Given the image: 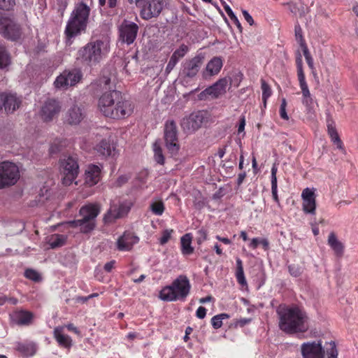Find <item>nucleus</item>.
Here are the masks:
<instances>
[{
	"instance_id": "5",
	"label": "nucleus",
	"mask_w": 358,
	"mask_h": 358,
	"mask_svg": "<svg viewBox=\"0 0 358 358\" xmlns=\"http://www.w3.org/2000/svg\"><path fill=\"white\" fill-rule=\"evenodd\" d=\"M100 210V206L97 203L83 206L79 210L81 218L69 222V224L73 227H79L82 233H89L95 228L96 217L99 214Z\"/></svg>"
},
{
	"instance_id": "37",
	"label": "nucleus",
	"mask_w": 358,
	"mask_h": 358,
	"mask_svg": "<svg viewBox=\"0 0 358 358\" xmlns=\"http://www.w3.org/2000/svg\"><path fill=\"white\" fill-rule=\"evenodd\" d=\"M24 275L34 282H39L42 280V276L41 273L32 268L26 269L24 273Z\"/></svg>"
},
{
	"instance_id": "60",
	"label": "nucleus",
	"mask_w": 358,
	"mask_h": 358,
	"mask_svg": "<svg viewBox=\"0 0 358 358\" xmlns=\"http://www.w3.org/2000/svg\"><path fill=\"white\" fill-rule=\"evenodd\" d=\"M271 191L274 201L279 203V199L277 193V183H271Z\"/></svg>"
},
{
	"instance_id": "29",
	"label": "nucleus",
	"mask_w": 358,
	"mask_h": 358,
	"mask_svg": "<svg viewBox=\"0 0 358 358\" xmlns=\"http://www.w3.org/2000/svg\"><path fill=\"white\" fill-rule=\"evenodd\" d=\"M328 244L333 249L337 257H342L344 252V246L341 242H340L336 236L334 232H331L329 235Z\"/></svg>"
},
{
	"instance_id": "43",
	"label": "nucleus",
	"mask_w": 358,
	"mask_h": 358,
	"mask_svg": "<svg viewBox=\"0 0 358 358\" xmlns=\"http://www.w3.org/2000/svg\"><path fill=\"white\" fill-rule=\"evenodd\" d=\"M261 84H262L261 87H262V99H263L264 106H266V101H267L268 98L271 94V90L269 85L267 84V83L265 80H262Z\"/></svg>"
},
{
	"instance_id": "36",
	"label": "nucleus",
	"mask_w": 358,
	"mask_h": 358,
	"mask_svg": "<svg viewBox=\"0 0 358 358\" xmlns=\"http://www.w3.org/2000/svg\"><path fill=\"white\" fill-rule=\"evenodd\" d=\"M10 64V56L3 46H0V69H4Z\"/></svg>"
},
{
	"instance_id": "45",
	"label": "nucleus",
	"mask_w": 358,
	"mask_h": 358,
	"mask_svg": "<svg viewBox=\"0 0 358 358\" xmlns=\"http://www.w3.org/2000/svg\"><path fill=\"white\" fill-rule=\"evenodd\" d=\"M329 348H327L326 353L328 355V358H338V350L335 342L331 341L328 343Z\"/></svg>"
},
{
	"instance_id": "64",
	"label": "nucleus",
	"mask_w": 358,
	"mask_h": 358,
	"mask_svg": "<svg viewBox=\"0 0 358 358\" xmlns=\"http://www.w3.org/2000/svg\"><path fill=\"white\" fill-rule=\"evenodd\" d=\"M224 8L226 13H227V15H229V17H230V19H231L232 17H234L235 16L234 13H233L232 10L229 7V6L225 3H224Z\"/></svg>"
},
{
	"instance_id": "11",
	"label": "nucleus",
	"mask_w": 358,
	"mask_h": 358,
	"mask_svg": "<svg viewBox=\"0 0 358 358\" xmlns=\"http://www.w3.org/2000/svg\"><path fill=\"white\" fill-rule=\"evenodd\" d=\"M21 28L13 20L0 13V34L6 38L16 41L21 35Z\"/></svg>"
},
{
	"instance_id": "49",
	"label": "nucleus",
	"mask_w": 358,
	"mask_h": 358,
	"mask_svg": "<svg viewBox=\"0 0 358 358\" xmlns=\"http://www.w3.org/2000/svg\"><path fill=\"white\" fill-rule=\"evenodd\" d=\"M288 268L290 274L294 277L299 276L303 272V268L298 264H291Z\"/></svg>"
},
{
	"instance_id": "54",
	"label": "nucleus",
	"mask_w": 358,
	"mask_h": 358,
	"mask_svg": "<svg viewBox=\"0 0 358 358\" xmlns=\"http://www.w3.org/2000/svg\"><path fill=\"white\" fill-rule=\"evenodd\" d=\"M128 180V178L125 176H119L116 180L113 183L112 186L113 187H120L125 184Z\"/></svg>"
},
{
	"instance_id": "50",
	"label": "nucleus",
	"mask_w": 358,
	"mask_h": 358,
	"mask_svg": "<svg viewBox=\"0 0 358 358\" xmlns=\"http://www.w3.org/2000/svg\"><path fill=\"white\" fill-rule=\"evenodd\" d=\"M173 232V229H165L162 232V237L159 238V243L161 245L166 244L171 238V234Z\"/></svg>"
},
{
	"instance_id": "19",
	"label": "nucleus",
	"mask_w": 358,
	"mask_h": 358,
	"mask_svg": "<svg viewBox=\"0 0 358 358\" xmlns=\"http://www.w3.org/2000/svg\"><path fill=\"white\" fill-rule=\"evenodd\" d=\"M115 102H117V108H115L114 110H110L108 117L122 119L131 115L134 108L129 101L123 99L121 95V98L118 99Z\"/></svg>"
},
{
	"instance_id": "15",
	"label": "nucleus",
	"mask_w": 358,
	"mask_h": 358,
	"mask_svg": "<svg viewBox=\"0 0 358 358\" xmlns=\"http://www.w3.org/2000/svg\"><path fill=\"white\" fill-rule=\"evenodd\" d=\"M121 98V92L117 90H111L104 92L99 98L98 107L101 113L106 117H108L111 107L115 102Z\"/></svg>"
},
{
	"instance_id": "42",
	"label": "nucleus",
	"mask_w": 358,
	"mask_h": 358,
	"mask_svg": "<svg viewBox=\"0 0 358 358\" xmlns=\"http://www.w3.org/2000/svg\"><path fill=\"white\" fill-rule=\"evenodd\" d=\"M37 350L36 345L33 342H27L24 345V357H31Z\"/></svg>"
},
{
	"instance_id": "22",
	"label": "nucleus",
	"mask_w": 358,
	"mask_h": 358,
	"mask_svg": "<svg viewBox=\"0 0 358 358\" xmlns=\"http://www.w3.org/2000/svg\"><path fill=\"white\" fill-rule=\"evenodd\" d=\"M301 196L303 199V210L306 213L315 214L316 203L314 192L309 188L303 190Z\"/></svg>"
},
{
	"instance_id": "58",
	"label": "nucleus",
	"mask_w": 358,
	"mask_h": 358,
	"mask_svg": "<svg viewBox=\"0 0 358 358\" xmlns=\"http://www.w3.org/2000/svg\"><path fill=\"white\" fill-rule=\"evenodd\" d=\"M209 89L208 87H207L206 90H204L203 91H202L199 95H198V99L199 100H206L207 99L208 97H210V91H208Z\"/></svg>"
},
{
	"instance_id": "40",
	"label": "nucleus",
	"mask_w": 358,
	"mask_h": 358,
	"mask_svg": "<svg viewBox=\"0 0 358 358\" xmlns=\"http://www.w3.org/2000/svg\"><path fill=\"white\" fill-rule=\"evenodd\" d=\"M153 150H154V152H155L154 157H155V161L161 165L164 164V157L162 153V150L160 148L159 145L157 142H155L153 144Z\"/></svg>"
},
{
	"instance_id": "48",
	"label": "nucleus",
	"mask_w": 358,
	"mask_h": 358,
	"mask_svg": "<svg viewBox=\"0 0 358 358\" xmlns=\"http://www.w3.org/2000/svg\"><path fill=\"white\" fill-rule=\"evenodd\" d=\"M295 37L302 48H303L304 46H307L303 38L302 30L299 25L295 26Z\"/></svg>"
},
{
	"instance_id": "55",
	"label": "nucleus",
	"mask_w": 358,
	"mask_h": 358,
	"mask_svg": "<svg viewBox=\"0 0 358 358\" xmlns=\"http://www.w3.org/2000/svg\"><path fill=\"white\" fill-rule=\"evenodd\" d=\"M69 0H56L58 11L63 15L64 11L67 7Z\"/></svg>"
},
{
	"instance_id": "63",
	"label": "nucleus",
	"mask_w": 358,
	"mask_h": 358,
	"mask_svg": "<svg viewBox=\"0 0 358 358\" xmlns=\"http://www.w3.org/2000/svg\"><path fill=\"white\" fill-rule=\"evenodd\" d=\"M245 119L244 116H242L240 119V124L238 126V133H241L245 129Z\"/></svg>"
},
{
	"instance_id": "12",
	"label": "nucleus",
	"mask_w": 358,
	"mask_h": 358,
	"mask_svg": "<svg viewBox=\"0 0 358 358\" xmlns=\"http://www.w3.org/2000/svg\"><path fill=\"white\" fill-rule=\"evenodd\" d=\"M204 119L205 115L203 111L194 112L182 118L180 127L184 133L192 134L201 127Z\"/></svg>"
},
{
	"instance_id": "4",
	"label": "nucleus",
	"mask_w": 358,
	"mask_h": 358,
	"mask_svg": "<svg viewBox=\"0 0 358 358\" xmlns=\"http://www.w3.org/2000/svg\"><path fill=\"white\" fill-rule=\"evenodd\" d=\"M191 285L185 275L178 276L170 285L160 291L159 297L164 301H185L190 292Z\"/></svg>"
},
{
	"instance_id": "23",
	"label": "nucleus",
	"mask_w": 358,
	"mask_h": 358,
	"mask_svg": "<svg viewBox=\"0 0 358 358\" xmlns=\"http://www.w3.org/2000/svg\"><path fill=\"white\" fill-rule=\"evenodd\" d=\"M139 238L131 233H124L117 241V248L120 251H129L137 243Z\"/></svg>"
},
{
	"instance_id": "7",
	"label": "nucleus",
	"mask_w": 358,
	"mask_h": 358,
	"mask_svg": "<svg viewBox=\"0 0 358 358\" xmlns=\"http://www.w3.org/2000/svg\"><path fill=\"white\" fill-rule=\"evenodd\" d=\"M131 206V203L128 201H111L109 209L103 216L104 223H113L117 219L124 217L129 212Z\"/></svg>"
},
{
	"instance_id": "52",
	"label": "nucleus",
	"mask_w": 358,
	"mask_h": 358,
	"mask_svg": "<svg viewBox=\"0 0 358 358\" xmlns=\"http://www.w3.org/2000/svg\"><path fill=\"white\" fill-rule=\"evenodd\" d=\"M178 62V61L177 60V59L174 58L172 56L171 57L165 69L166 74L168 75L171 73V71L173 69Z\"/></svg>"
},
{
	"instance_id": "53",
	"label": "nucleus",
	"mask_w": 358,
	"mask_h": 358,
	"mask_svg": "<svg viewBox=\"0 0 358 358\" xmlns=\"http://www.w3.org/2000/svg\"><path fill=\"white\" fill-rule=\"evenodd\" d=\"M196 241L198 244H201L207 238V232L205 229H201L197 231Z\"/></svg>"
},
{
	"instance_id": "24",
	"label": "nucleus",
	"mask_w": 358,
	"mask_h": 358,
	"mask_svg": "<svg viewBox=\"0 0 358 358\" xmlns=\"http://www.w3.org/2000/svg\"><path fill=\"white\" fill-rule=\"evenodd\" d=\"M85 182L90 186H94L98 183L101 178V168L99 166L91 164L85 170Z\"/></svg>"
},
{
	"instance_id": "34",
	"label": "nucleus",
	"mask_w": 358,
	"mask_h": 358,
	"mask_svg": "<svg viewBox=\"0 0 358 358\" xmlns=\"http://www.w3.org/2000/svg\"><path fill=\"white\" fill-rule=\"evenodd\" d=\"M66 241V237L64 235L54 234L49 240V245L51 248H57L63 246Z\"/></svg>"
},
{
	"instance_id": "41",
	"label": "nucleus",
	"mask_w": 358,
	"mask_h": 358,
	"mask_svg": "<svg viewBox=\"0 0 358 358\" xmlns=\"http://www.w3.org/2000/svg\"><path fill=\"white\" fill-rule=\"evenodd\" d=\"M10 319L13 324L22 325V309L12 312Z\"/></svg>"
},
{
	"instance_id": "16",
	"label": "nucleus",
	"mask_w": 358,
	"mask_h": 358,
	"mask_svg": "<svg viewBox=\"0 0 358 358\" xmlns=\"http://www.w3.org/2000/svg\"><path fill=\"white\" fill-rule=\"evenodd\" d=\"M164 0H148L146 3L139 7L141 17L146 20L157 17L162 12Z\"/></svg>"
},
{
	"instance_id": "59",
	"label": "nucleus",
	"mask_w": 358,
	"mask_h": 358,
	"mask_svg": "<svg viewBox=\"0 0 358 358\" xmlns=\"http://www.w3.org/2000/svg\"><path fill=\"white\" fill-rule=\"evenodd\" d=\"M110 83V78L106 75H103V76L99 79V85L101 86L103 85L105 87L109 85Z\"/></svg>"
},
{
	"instance_id": "38",
	"label": "nucleus",
	"mask_w": 358,
	"mask_h": 358,
	"mask_svg": "<svg viewBox=\"0 0 358 358\" xmlns=\"http://www.w3.org/2000/svg\"><path fill=\"white\" fill-rule=\"evenodd\" d=\"M150 208L156 215H162L164 211L165 207L162 201H155L150 203Z\"/></svg>"
},
{
	"instance_id": "9",
	"label": "nucleus",
	"mask_w": 358,
	"mask_h": 358,
	"mask_svg": "<svg viewBox=\"0 0 358 358\" xmlns=\"http://www.w3.org/2000/svg\"><path fill=\"white\" fill-rule=\"evenodd\" d=\"M61 166L64 174L62 183L66 186L70 185L78 174V162L73 157H65L61 160Z\"/></svg>"
},
{
	"instance_id": "44",
	"label": "nucleus",
	"mask_w": 358,
	"mask_h": 358,
	"mask_svg": "<svg viewBox=\"0 0 358 358\" xmlns=\"http://www.w3.org/2000/svg\"><path fill=\"white\" fill-rule=\"evenodd\" d=\"M65 145L63 141L60 140H55L53 143L50 145L49 151L51 155L58 153L62 148Z\"/></svg>"
},
{
	"instance_id": "17",
	"label": "nucleus",
	"mask_w": 358,
	"mask_h": 358,
	"mask_svg": "<svg viewBox=\"0 0 358 358\" xmlns=\"http://www.w3.org/2000/svg\"><path fill=\"white\" fill-rule=\"evenodd\" d=\"M203 61V57L196 55L191 59L185 61L182 64L180 76L183 78H193L199 71Z\"/></svg>"
},
{
	"instance_id": "56",
	"label": "nucleus",
	"mask_w": 358,
	"mask_h": 358,
	"mask_svg": "<svg viewBox=\"0 0 358 358\" xmlns=\"http://www.w3.org/2000/svg\"><path fill=\"white\" fill-rule=\"evenodd\" d=\"M236 275L239 284L242 285H246V280L244 276L243 269L236 270Z\"/></svg>"
},
{
	"instance_id": "28",
	"label": "nucleus",
	"mask_w": 358,
	"mask_h": 358,
	"mask_svg": "<svg viewBox=\"0 0 358 358\" xmlns=\"http://www.w3.org/2000/svg\"><path fill=\"white\" fill-rule=\"evenodd\" d=\"M223 66V62L220 57H214L207 64L206 70L210 76L217 75Z\"/></svg>"
},
{
	"instance_id": "39",
	"label": "nucleus",
	"mask_w": 358,
	"mask_h": 358,
	"mask_svg": "<svg viewBox=\"0 0 358 358\" xmlns=\"http://www.w3.org/2000/svg\"><path fill=\"white\" fill-rule=\"evenodd\" d=\"M229 318V315L227 313H221L214 316L211 319V324L214 329H217L222 326V320Z\"/></svg>"
},
{
	"instance_id": "62",
	"label": "nucleus",
	"mask_w": 358,
	"mask_h": 358,
	"mask_svg": "<svg viewBox=\"0 0 358 358\" xmlns=\"http://www.w3.org/2000/svg\"><path fill=\"white\" fill-rule=\"evenodd\" d=\"M277 166H275V164H273L271 169V183H277Z\"/></svg>"
},
{
	"instance_id": "35",
	"label": "nucleus",
	"mask_w": 358,
	"mask_h": 358,
	"mask_svg": "<svg viewBox=\"0 0 358 358\" xmlns=\"http://www.w3.org/2000/svg\"><path fill=\"white\" fill-rule=\"evenodd\" d=\"M303 55L305 57L306 61L308 64V67L310 69L311 72L314 78H317V72L314 66L313 63V59L312 56L310 55L309 50L308 49L307 46H304L303 48H302Z\"/></svg>"
},
{
	"instance_id": "26",
	"label": "nucleus",
	"mask_w": 358,
	"mask_h": 358,
	"mask_svg": "<svg viewBox=\"0 0 358 358\" xmlns=\"http://www.w3.org/2000/svg\"><path fill=\"white\" fill-rule=\"evenodd\" d=\"M228 84V80L226 78L219 79L213 85L208 87L210 93V97L217 99L220 96L226 93V88Z\"/></svg>"
},
{
	"instance_id": "14",
	"label": "nucleus",
	"mask_w": 358,
	"mask_h": 358,
	"mask_svg": "<svg viewBox=\"0 0 358 358\" xmlns=\"http://www.w3.org/2000/svg\"><path fill=\"white\" fill-rule=\"evenodd\" d=\"M82 73L79 70L64 71L57 77L54 85L56 88H67L73 86L81 79Z\"/></svg>"
},
{
	"instance_id": "10",
	"label": "nucleus",
	"mask_w": 358,
	"mask_h": 358,
	"mask_svg": "<svg viewBox=\"0 0 358 358\" xmlns=\"http://www.w3.org/2000/svg\"><path fill=\"white\" fill-rule=\"evenodd\" d=\"M296 64L297 67L298 80L303 96L302 103L306 107L309 108L313 105V99L306 81L305 74L303 70L302 58L300 53L298 54V56L296 58Z\"/></svg>"
},
{
	"instance_id": "1",
	"label": "nucleus",
	"mask_w": 358,
	"mask_h": 358,
	"mask_svg": "<svg viewBox=\"0 0 358 358\" xmlns=\"http://www.w3.org/2000/svg\"><path fill=\"white\" fill-rule=\"evenodd\" d=\"M279 327L287 334L305 332L308 329L305 324L306 316L298 307L280 306L277 309Z\"/></svg>"
},
{
	"instance_id": "8",
	"label": "nucleus",
	"mask_w": 358,
	"mask_h": 358,
	"mask_svg": "<svg viewBox=\"0 0 358 358\" xmlns=\"http://www.w3.org/2000/svg\"><path fill=\"white\" fill-rule=\"evenodd\" d=\"M164 140L166 147L171 154H177L180 149L178 129L174 120H168L164 125Z\"/></svg>"
},
{
	"instance_id": "3",
	"label": "nucleus",
	"mask_w": 358,
	"mask_h": 358,
	"mask_svg": "<svg viewBox=\"0 0 358 358\" xmlns=\"http://www.w3.org/2000/svg\"><path fill=\"white\" fill-rule=\"evenodd\" d=\"M90 13V8L83 2L75 6L65 29L68 38L76 36L85 30Z\"/></svg>"
},
{
	"instance_id": "32",
	"label": "nucleus",
	"mask_w": 358,
	"mask_h": 358,
	"mask_svg": "<svg viewBox=\"0 0 358 358\" xmlns=\"http://www.w3.org/2000/svg\"><path fill=\"white\" fill-rule=\"evenodd\" d=\"M45 185L40 187V189L38 193V201L40 203H43L45 201L48 200L50 195V189L48 188L49 185H52L53 182L52 180L45 181L44 182Z\"/></svg>"
},
{
	"instance_id": "47",
	"label": "nucleus",
	"mask_w": 358,
	"mask_h": 358,
	"mask_svg": "<svg viewBox=\"0 0 358 358\" xmlns=\"http://www.w3.org/2000/svg\"><path fill=\"white\" fill-rule=\"evenodd\" d=\"M35 316L34 314L28 310H24L23 324L24 325H31L33 324Z\"/></svg>"
},
{
	"instance_id": "2",
	"label": "nucleus",
	"mask_w": 358,
	"mask_h": 358,
	"mask_svg": "<svg viewBox=\"0 0 358 358\" xmlns=\"http://www.w3.org/2000/svg\"><path fill=\"white\" fill-rule=\"evenodd\" d=\"M109 50V43L106 40L91 41L78 52V59L88 66L96 65Z\"/></svg>"
},
{
	"instance_id": "20",
	"label": "nucleus",
	"mask_w": 358,
	"mask_h": 358,
	"mask_svg": "<svg viewBox=\"0 0 358 358\" xmlns=\"http://www.w3.org/2000/svg\"><path fill=\"white\" fill-rule=\"evenodd\" d=\"M19 103L16 94L6 92L0 93V112L4 110L7 114L12 113L19 107Z\"/></svg>"
},
{
	"instance_id": "13",
	"label": "nucleus",
	"mask_w": 358,
	"mask_h": 358,
	"mask_svg": "<svg viewBox=\"0 0 358 358\" xmlns=\"http://www.w3.org/2000/svg\"><path fill=\"white\" fill-rule=\"evenodd\" d=\"M326 352L320 341L305 342L301 345L302 358H324Z\"/></svg>"
},
{
	"instance_id": "18",
	"label": "nucleus",
	"mask_w": 358,
	"mask_h": 358,
	"mask_svg": "<svg viewBox=\"0 0 358 358\" xmlns=\"http://www.w3.org/2000/svg\"><path fill=\"white\" fill-rule=\"evenodd\" d=\"M60 110L59 102L56 99H49L42 106L40 115L43 121L50 122L59 113Z\"/></svg>"
},
{
	"instance_id": "57",
	"label": "nucleus",
	"mask_w": 358,
	"mask_h": 358,
	"mask_svg": "<svg viewBox=\"0 0 358 358\" xmlns=\"http://www.w3.org/2000/svg\"><path fill=\"white\" fill-rule=\"evenodd\" d=\"M206 315V309L203 306H199L196 310V315L199 319H203Z\"/></svg>"
},
{
	"instance_id": "6",
	"label": "nucleus",
	"mask_w": 358,
	"mask_h": 358,
	"mask_svg": "<svg viewBox=\"0 0 358 358\" xmlns=\"http://www.w3.org/2000/svg\"><path fill=\"white\" fill-rule=\"evenodd\" d=\"M19 178L17 166L8 161L0 163V189L15 185Z\"/></svg>"
},
{
	"instance_id": "33",
	"label": "nucleus",
	"mask_w": 358,
	"mask_h": 358,
	"mask_svg": "<svg viewBox=\"0 0 358 358\" xmlns=\"http://www.w3.org/2000/svg\"><path fill=\"white\" fill-rule=\"evenodd\" d=\"M328 129V134L331 137V141L333 143L336 145L337 148L340 150L343 149V143L341 140L340 139V137L338 136V134L336 129L335 126L333 125V124H329L327 126Z\"/></svg>"
},
{
	"instance_id": "21",
	"label": "nucleus",
	"mask_w": 358,
	"mask_h": 358,
	"mask_svg": "<svg viewBox=\"0 0 358 358\" xmlns=\"http://www.w3.org/2000/svg\"><path fill=\"white\" fill-rule=\"evenodd\" d=\"M138 25L134 22L124 21L120 28V37L127 44H131L136 38Z\"/></svg>"
},
{
	"instance_id": "61",
	"label": "nucleus",
	"mask_w": 358,
	"mask_h": 358,
	"mask_svg": "<svg viewBox=\"0 0 358 358\" xmlns=\"http://www.w3.org/2000/svg\"><path fill=\"white\" fill-rule=\"evenodd\" d=\"M242 13L245 20L249 23L250 25H252L254 24V20L249 13L245 10H243Z\"/></svg>"
},
{
	"instance_id": "27",
	"label": "nucleus",
	"mask_w": 358,
	"mask_h": 358,
	"mask_svg": "<svg viewBox=\"0 0 358 358\" xmlns=\"http://www.w3.org/2000/svg\"><path fill=\"white\" fill-rule=\"evenodd\" d=\"M95 150L98 153L103 157L115 156V148L113 144H111L106 140H102L95 147Z\"/></svg>"
},
{
	"instance_id": "31",
	"label": "nucleus",
	"mask_w": 358,
	"mask_h": 358,
	"mask_svg": "<svg viewBox=\"0 0 358 358\" xmlns=\"http://www.w3.org/2000/svg\"><path fill=\"white\" fill-rule=\"evenodd\" d=\"M181 250L183 255H191L194 252V248L192 247V235L186 234L182 236L181 240Z\"/></svg>"
},
{
	"instance_id": "51",
	"label": "nucleus",
	"mask_w": 358,
	"mask_h": 358,
	"mask_svg": "<svg viewBox=\"0 0 358 358\" xmlns=\"http://www.w3.org/2000/svg\"><path fill=\"white\" fill-rule=\"evenodd\" d=\"M15 6V0H0V9L9 10Z\"/></svg>"
},
{
	"instance_id": "46",
	"label": "nucleus",
	"mask_w": 358,
	"mask_h": 358,
	"mask_svg": "<svg viewBox=\"0 0 358 358\" xmlns=\"http://www.w3.org/2000/svg\"><path fill=\"white\" fill-rule=\"evenodd\" d=\"M188 51V47L186 45L182 44L179 48L176 50L172 54V57L177 59L178 61L180 58L183 57Z\"/></svg>"
},
{
	"instance_id": "30",
	"label": "nucleus",
	"mask_w": 358,
	"mask_h": 358,
	"mask_svg": "<svg viewBox=\"0 0 358 358\" xmlns=\"http://www.w3.org/2000/svg\"><path fill=\"white\" fill-rule=\"evenodd\" d=\"M54 336L60 345L64 348H69L71 345V338L62 334V328L56 327L54 329Z\"/></svg>"
},
{
	"instance_id": "25",
	"label": "nucleus",
	"mask_w": 358,
	"mask_h": 358,
	"mask_svg": "<svg viewBox=\"0 0 358 358\" xmlns=\"http://www.w3.org/2000/svg\"><path fill=\"white\" fill-rule=\"evenodd\" d=\"M84 117L82 108L78 105L73 104L66 112V120L70 124H78Z\"/></svg>"
}]
</instances>
